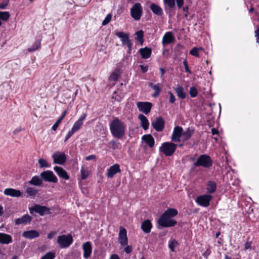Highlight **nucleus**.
Returning a JSON list of instances; mask_svg holds the SVG:
<instances>
[{
    "label": "nucleus",
    "instance_id": "nucleus-1",
    "mask_svg": "<svg viewBox=\"0 0 259 259\" xmlns=\"http://www.w3.org/2000/svg\"><path fill=\"white\" fill-rule=\"evenodd\" d=\"M110 129L112 135L116 138H122L125 133V125L117 118L110 123Z\"/></svg>",
    "mask_w": 259,
    "mask_h": 259
},
{
    "label": "nucleus",
    "instance_id": "nucleus-2",
    "mask_svg": "<svg viewBox=\"0 0 259 259\" xmlns=\"http://www.w3.org/2000/svg\"><path fill=\"white\" fill-rule=\"evenodd\" d=\"M177 145L172 142H164L159 147V151L166 156H171L175 152Z\"/></svg>",
    "mask_w": 259,
    "mask_h": 259
},
{
    "label": "nucleus",
    "instance_id": "nucleus-3",
    "mask_svg": "<svg viewBox=\"0 0 259 259\" xmlns=\"http://www.w3.org/2000/svg\"><path fill=\"white\" fill-rule=\"evenodd\" d=\"M195 166H202L204 168H209L212 165V161L210 157L206 154L201 155L194 164Z\"/></svg>",
    "mask_w": 259,
    "mask_h": 259
},
{
    "label": "nucleus",
    "instance_id": "nucleus-4",
    "mask_svg": "<svg viewBox=\"0 0 259 259\" xmlns=\"http://www.w3.org/2000/svg\"><path fill=\"white\" fill-rule=\"evenodd\" d=\"M73 241V238L71 234L60 235L57 240V243L61 248L69 247Z\"/></svg>",
    "mask_w": 259,
    "mask_h": 259
},
{
    "label": "nucleus",
    "instance_id": "nucleus-5",
    "mask_svg": "<svg viewBox=\"0 0 259 259\" xmlns=\"http://www.w3.org/2000/svg\"><path fill=\"white\" fill-rule=\"evenodd\" d=\"M158 224L162 227H169L174 226L177 224V222L162 214L158 220Z\"/></svg>",
    "mask_w": 259,
    "mask_h": 259
},
{
    "label": "nucleus",
    "instance_id": "nucleus-6",
    "mask_svg": "<svg viewBox=\"0 0 259 259\" xmlns=\"http://www.w3.org/2000/svg\"><path fill=\"white\" fill-rule=\"evenodd\" d=\"M143 12V9L140 3H136L131 9L132 17L136 21L141 19Z\"/></svg>",
    "mask_w": 259,
    "mask_h": 259
},
{
    "label": "nucleus",
    "instance_id": "nucleus-7",
    "mask_svg": "<svg viewBox=\"0 0 259 259\" xmlns=\"http://www.w3.org/2000/svg\"><path fill=\"white\" fill-rule=\"evenodd\" d=\"M40 178L45 182L56 183L58 182V179L52 171L48 170L40 173Z\"/></svg>",
    "mask_w": 259,
    "mask_h": 259
},
{
    "label": "nucleus",
    "instance_id": "nucleus-8",
    "mask_svg": "<svg viewBox=\"0 0 259 259\" xmlns=\"http://www.w3.org/2000/svg\"><path fill=\"white\" fill-rule=\"evenodd\" d=\"M29 210L31 214H33L34 211L41 216L45 214L50 213V209L48 207L39 204L34 205L33 207L29 208Z\"/></svg>",
    "mask_w": 259,
    "mask_h": 259
},
{
    "label": "nucleus",
    "instance_id": "nucleus-9",
    "mask_svg": "<svg viewBox=\"0 0 259 259\" xmlns=\"http://www.w3.org/2000/svg\"><path fill=\"white\" fill-rule=\"evenodd\" d=\"M212 196L209 194L199 196L196 199V202L203 207H207L212 199Z\"/></svg>",
    "mask_w": 259,
    "mask_h": 259
},
{
    "label": "nucleus",
    "instance_id": "nucleus-10",
    "mask_svg": "<svg viewBox=\"0 0 259 259\" xmlns=\"http://www.w3.org/2000/svg\"><path fill=\"white\" fill-rule=\"evenodd\" d=\"M52 158L55 164L63 165L66 161L65 154L59 151L54 152L52 155Z\"/></svg>",
    "mask_w": 259,
    "mask_h": 259
},
{
    "label": "nucleus",
    "instance_id": "nucleus-11",
    "mask_svg": "<svg viewBox=\"0 0 259 259\" xmlns=\"http://www.w3.org/2000/svg\"><path fill=\"white\" fill-rule=\"evenodd\" d=\"M137 106L140 112L148 114L151 110L152 104L148 102H138Z\"/></svg>",
    "mask_w": 259,
    "mask_h": 259
},
{
    "label": "nucleus",
    "instance_id": "nucleus-12",
    "mask_svg": "<svg viewBox=\"0 0 259 259\" xmlns=\"http://www.w3.org/2000/svg\"><path fill=\"white\" fill-rule=\"evenodd\" d=\"M165 122L160 116L157 117L151 122V125L157 132H161L164 128Z\"/></svg>",
    "mask_w": 259,
    "mask_h": 259
},
{
    "label": "nucleus",
    "instance_id": "nucleus-13",
    "mask_svg": "<svg viewBox=\"0 0 259 259\" xmlns=\"http://www.w3.org/2000/svg\"><path fill=\"white\" fill-rule=\"evenodd\" d=\"M183 128L179 126H176L173 131L171 140L173 142H180V138L182 136Z\"/></svg>",
    "mask_w": 259,
    "mask_h": 259
},
{
    "label": "nucleus",
    "instance_id": "nucleus-14",
    "mask_svg": "<svg viewBox=\"0 0 259 259\" xmlns=\"http://www.w3.org/2000/svg\"><path fill=\"white\" fill-rule=\"evenodd\" d=\"M32 221V217L28 214H25L20 218L15 220L14 222L15 225H25L29 223Z\"/></svg>",
    "mask_w": 259,
    "mask_h": 259
},
{
    "label": "nucleus",
    "instance_id": "nucleus-15",
    "mask_svg": "<svg viewBox=\"0 0 259 259\" xmlns=\"http://www.w3.org/2000/svg\"><path fill=\"white\" fill-rule=\"evenodd\" d=\"M119 241L122 246H125L127 244V238L126 236V230L123 228L120 229L119 233Z\"/></svg>",
    "mask_w": 259,
    "mask_h": 259
},
{
    "label": "nucleus",
    "instance_id": "nucleus-16",
    "mask_svg": "<svg viewBox=\"0 0 259 259\" xmlns=\"http://www.w3.org/2000/svg\"><path fill=\"white\" fill-rule=\"evenodd\" d=\"M82 249L83 250V257L88 258L92 253V247L90 242L88 241L82 244Z\"/></svg>",
    "mask_w": 259,
    "mask_h": 259
},
{
    "label": "nucleus",
    "instance_id": "nucleus-17",
    "mask_svg": "<svg viewBox=\"0 0 259 259\" xmlns=\"http://www.w3.org/2000/svg\"><path fill=\"white\" fill-rule=\"evenodd\" d=\"M87 117L85 113L82 114L79 118L74 123L71 130L75 133L78 131L83 124V121Z\"/></svg>",
    "mask_w": 259,
    "mask_h": 259
},
{
    "label": "nucleus",
    "instance_id": "nucleus-18",
    "mask_svg": "<svg viewBox=\"0 0 259 259\" xmlns=\"http://www.w3.org/2000/svg\"><path fill=\"white\" fill-rule=\"evenodd\" d=\"M116 35L120 38L122 46H126L132 41L129 39V35L127 33L123 32H117L116 33Z\"/></svg>",
    "mask_w": 259,
    "mask_h": 259
},
{
    "label": "nucleus",
    "instance_id": "nucleus-19",
    "mask_svg": "<svg viewBox=\"0 0 259 259\" xmlns=\"http://www.w3.org/2000/svg\"><path fill=\"white\" fill-rule=\"evenodd\" d=\"M39 233L34 230L26 231L22 233V236L28 239H32L39 237Z\"/></svg>",
    "mask_w": 259,
    "mask_h": 259
},
{
    "label": "nucleus",
    "instance_id": "nucleus-20",
    "mask_svg": "<svg viewBox=\"0 0 259 259\" xmlns=\"http://www.w3.org/2000/svg\"><path fill=\"white\" fill-rule=\"evenodd\" d=\"M119 172H120V169L119 164H115L108 169L107 176L109 178H112L114 175Z\"/></svg>",
    "mask_w": 259,
    "mask_h": 259
},
{
    "label": "nucleus",
    "instance_id": "nucleus-21",
    "mask_svg": "<svg viewBox=\"0 0 259 259\" xmlns=\"http://www.w3.org/2000/svg\"><path fill=\"white\" fill-rule=\"evenodd\" d=\"M4 193L8 196L12 197H20L21 195V192L19 190L12 188H7L4 190Z\"/></svg>",
    "mask_w": 259,
    "mask_h": 259
},
{
    "label": "nucleus",
    "instance_id": "nucleus-22",
    "mask_svg": "<svg viewBox=\"0 0 259 259\" xmlns=\"http://www.w3.org/2000/svg\"><path fill=\"white\" fill-rule=\"evenodd\" d=\"M54 170L60 177L65 180H68L69 179V177L67 172L62 167L56 166L54 167Z\"/></svg>",
    "mask_w": 259,
    "mask_h": 259
},
{
    "label": "nucleus",
    "instance_id": "nucleus-23",
    "mask_svg": "<svg viewBox=\"0 0 259 259\" xmlns=\"http://www.w3.org/2000/svg\"><path fill=\"white\" fill-rule=\"evenodd\" d=\"M144 141L150 148H152L155 144V141L153 137L150 134L145 135L142 137Z\"/></svg>",
    "mask_w": 259,
    "mask_h": 259
},
{
    "label": "nucleus",
    "instance_id": "nucleus-24",
    "mask_svg": "<svg viewBox=\"0 0 259 259\" xmlns=\"http://www.w3.org/2000/svg\"><path fill=\"white\" fill-rule=\"evenodd\" d=\"M152 224L149 220L144 221L141 224V229L145 233H149L150 232L152 228Z\"/></svg>",
    "mask_w": 259,
    "mask_h": 259
},
{
    "label": "nucleus",
    "instance_id": "nucleus-25",
    "mask_svg": "<svg viewBox=\"0 0 259 259\" xmlns=\"http://www.w3.org/2000/svg\"><path fill=\"white\" fill-rule=\"evenodd\" d=\"M175 40V38L171 32H166L163 36L162 38V44L167 45L171 43Z\"/></svg>",
    "mask_w": 259,
    "mask_h": 259
},
{
    "label": "nucleus",
    "instance_id": "nucleus-26",
    "mask_svg": "<svg viewBox=\"0 0 259 259\" xmlns=\"http://www.w3.org/2000/svg\"><path fill=\"white\" fill-rule=\"evenodd\" d=\"M139 52L143 59H146L151 56L152 53V50L151 49L145 47L144 48H141L139 50Z\"/></svg>",
    "mask_w": 259,
    "mask_h": 259
},
{
    "label": "nucleus",
    "instance_id": "nucleus-27",
    "mask_svg": "<svg viewBox=\"0 0 259 259\" xmlns=\"http://www.w3.org/2000/svg\"><path fill=\"white\" fill-rule=\"evenodd\" d=\"M139 119L141 121V125L144 130H147L149 128V123L147 117L143 114H139Z\"/></svg>",
    "mask_w": 259,
    "mask_h": 259
},
{
    "label": "nucleus",
    "instance_id": "nucleus-28",
    "mask_svg": "<svg viewBox=\"0 0 259 259\" xmlns=\"http://www.w3.org/2000/svg\"><path fill=\"white\" fill-rule=\"evenodd\" d=\"M12 242V237L8 234L0 233V243L8 244Z\"/></svg>",
    "mask_w": 259,
    "mask_h": 259
},
{
    "label": "nucleus",
    "instance_id": "nucleus-29",
    "mask_svg": "<svg viewBox=\"0 0 259 259\" xmlns=\"http://www.w3.org/2000/svg\"><path fill=\"white\" fill-rule=\"evenodd\" d=\"M150 8L153 13L157 15L160 16L163 14L162 9L155 4H151L150 5Z\"/></svg>",
    "mask_w": 259,
    "mask_h": 259
},
{
    "label": "nucleus",
    "instance_id": "nucleus-30",
    "mask_svg": "<svg viewBox=\"0 0 259 259\" xmlns=\"http://www.w3.org/2000/svg\"><path fill=\"white\" fill-rule=\"evenodd\" d=\"M149 85L150 87L153 90L155 91V93L153 94L152 96L153 97H157L161 91L160 84L158 83L156 84H154L151 82L149 83Z\"/></svg>",
    "mask_w": 259,
    "mask_h": 259
},
{
    "label": "nucleus",
    "instance_id": "nucleus-31",
    "mask_svg": "<svg viewBox=\"0 0 259 259\" xmlns=\"http://www.w3.org/2000/svg\"><path fill=\"white\" fill-rule=\"evenodd\" d=\"M174 89L179 97L181 99H185L186 98V95L184 92V89L182 87L179 85Z\"/></svg>",
    "mask_w": 259,
    "mask_h": 259
},
{
    "label": "nucleus",
    "instance_id": "nucleus-32",
    "mask_svg": "<svg viewBox=\"0 0 259 259\" xmlns=\"http://www.w3.org/2000/svg\"><path fill=\"white\" fill-rule=\"evenodd\" d=\"M31 185L34 186H40L42 184V180L38 176H34L29 181Z\"/></svg>",
    "mask_w": 259,
    "mask_h": 259
},
{
    "label": "nucleus",
    "instance_id": "nucleus-33",
    "mask_svg": "<svg viewBox=\"0 0 259 259\" xmlns=\"http://www.w3.org/2000/svg\"><path fill=\"white\" fill-rule=\"evenodd\" d=\"M217 186L214 182L210 181L207 184V191L209 193H212L216 190Z\"/></svg>",
    "mask_w": 259,
    "mask_h": 259
},
{
    "label": "nucleus",
    "instance_id": "nucleus-34",
    "mask_svg": "<svg viewBox=\"0 0 259 259\" xmlns=\"http://www.w3.org/2000/svg\"><path fill=\"white\" fill-rule=\"evenodd\" d=\"M163 214L169 217L170 218L178 214V211L174 208H169L166 210Z\"/></svg>",
    "mask_w": 259,
    "mask_h": 259
},
{
    "label": "nucleus",
    "instance_id": "nucleus-35",
    "mask_svg": "<svg viewBox=\"0 0 259 259\" xmlns=\"http://www.w3.org/2000/svg\"><path fill=\"white\" fill-rule=\"evenodd\" d=\"M193 133V130H192L189 128H187L185 132L184 133H182V136L184 138V140L185 141L189 140L192 136Z\"/></svg>",
    "mask_w": 259,
    "mask_h": 259
},
{
    "label": "nucleus",
    "instance_id": "nucleus-36",
    "mask_svg": "<svg viewBox=\"0 0 259 259\" xmlns=\"http://www.w3.org/2000/svg\"><path fill=\"white\" fill-rule=\"evenodd\" d=\"M38 162L39 164L40 168L50 167L51 166L50 164H49L46 159L42 158H39L38 160Z\"/></svg>",
    "mask_w": 259,
    "mask_h": 259
},
{
    "label": "nucleus",
    "instance_id": "nucleus-37",
    "mask_svg": "<svg viewBox=\"0 0 259 259\" xmlns=\"http://www.w3.org/2000/svg\"><path fill=\"white\" fill-rule=\"evenodd\" d=\"M81 178L82 180L85 179L89 175V171L88 168L84 167H82L80 170Z\"/></svg>",
    "mask_w": 259,
    "mask_h": 259
},
{
    "label": "nucleus",
    "instance_id": "nucleus-38",
    "mask_svg": "<svg viewBox=\"0 0 259 259\" xmlns=\"http://www.w3.org/2000/svg\"><path fill=\"white\" fill-rule=\"evenodd\" d=\"M10 17L9 12H0V19L3 21H7Z\"/></svg>",
    "mask_w": 259,
    "mask_h": 259
},
{
    "label": "nucleus",
    "instance_id": "nucleus-39",
    "mask_svg": "<svg viewBox=\"0 0 259 259\" xmlns=\"http://www.w3.org/2000/svg\"><path fill=\"white\" fill-rule=\"evenodd\" d=\"M136 39L139 41L141 44H143V38L144 36V32L142 30H139L136 33Z\"/></svg>",
    "mask_w": 259,
    "mask_h": 259
},
{
    "label": "nucleus",
    "instance_id": "nucleus-40",
    "mask_svg": "<svg viewBox=\"0 0 259 259\" xmlns=\"http://www.w3.org/2000/svg\"><path fill=\"white\" fill-rule=\"evenodd\" d=\"M40 48V42L38 41L35 43L31 47L28 49L29 52H33Z\"/></svg>",
    "mask_w": 259,
    "mask_h": 259
},
{
    "label": "nucleus",
    "instance_id": "nucleus-41",
    "mask_svg": "<svg viewBox=\"0 0 259 259\" xmlns=\"http://www.w3.org/2000/svg\"><path fill=\"white\" fill-rule=\"evenodd\" d=\"M26 192L30 196H34L37 192V190L35 188L32 187L27 188L26 190Z\"/></svg>",
    "mask_w": 259,
    "mask_h": 259
},
{
    "label": "nucleus",
    "instance_id": "nucleus-42",
    "mask_svg": "<svg viewBox=\"0 0 259 259\" xmlns=\"http://www.w3.org/2000/svg\"><path fill=\"white\" fill-rule=\"evenodd\" d=\"M199 50H201V48H193L190 51V54L192 55V56H194L195 57H199Z\"/></svg>",
    "mask_w": 259,
    "mask_h": 259
},
{
    "label": "nucleus",
    "instance_id": "nucleus-43",
    "mask_svg": "<svg viewBox=\"0 0 259 259\" xmlns=\"http://www.w3.org/2000/svg\"><path fill=\"white\" fill-rule=\"evenodd\" d=\"M189 93H190V96L192 98H194L197 96V95L198 94V92H197V89L195 87H191L190 89Z\"/></svg>",
    "mask_w": 259,
    "mask_h": 259
},
{
    "label": "nucleus",
    "instance_id": "nucleus-44",
    "mask_svg": "<svg viewBox=\"0 0 259 259\" xmlns=\"http://www.w3.org/2000/svg\"><path fill=\"white\" fill-rule=\"evenodd\" d=\"M164 3L172 9L175 6V0H163Z\"/></svg>",
    "mask_w": 259,
    "mask_h": 259
},
{
    "label": "nucleus",
    "instance_id": "nucleus-45",
    "mask_svg": "<svg viewBox=\"0 0 259 259\" xmlns=\"http://www.w3.org/2000/svg\"><path fill=\"white\" fill-rule=\"evenodd\" d=\"M55 257V254L52 252L46 253L44 256H42L40 259H54Z\"/></svg>",
    "mask_w": 259,
    "mask_h": 259
},
{
    "label": "nucleus",
    "instance_id": "nucleus-46",
    "mask_svg": "<svg viewBox=\"0 0 259 259\" xmlns=\"http://www.w3.org/2000/svg\"><path fill=\"white\" fill-rule=\"evenodd\" d=\"M112 18V15L110 14H108L105 19L102 22V25L103 26L106 25L111 21Z\"/></svg>",
    "mask_w": 259,
    "mask_h": 259
},
{
    "label": "nucleus",
    "instance_id": "nucleus-47",
    "mask_svg": "<svg viewBox=\"0 0 259 259\" xmlns=\"http://www.w3.org/2000/svg\"><path fill=\"white\" fill-rule=\"evenodd\" d=\"M178 245V242L175 240H173L168 244L169 248L172 251H175V248Z\"/></svg>",
    "mask_w": 259,
    "mask_h": 259
},
{
    "label": "nucleus",
    "instance_id": "nucleus-48",
    "mask_svg": "<svg viewBox=\"0 0 259 259\" xmlns=\"http://www.w3.org/2000/svg\"><path fill=\"white\" fill-rule=\"evenodd\" d=\"M118 78V75L116 72H113L109 77V79L111 80L115 81L117 80Z\"/></svg>",
    "mask_w": 259,
    "mask_h": 259
},
{
    "label": "nucleus",
    "instance_id": "nucleus-49",
    "mask_svg": "<svg viewBox=\"0 0 259 259\" xmlns=\"http://www.w3.org/2000/svg\"><path fill=\"white\" fill-rule=\"evenodd\" d=\"M183 65L185 67V71L186 72H188L190 74H191L192 73V72L190 70L189 67H188V64H187V60H185L184 61H183Z\"/></svg>",
    "mask_w": 259,
    "mask_h": 259
},
{
    "label": "nucleus",
    "instance_id": "nucleus-50",
    "mask_svg": "<svg viewBox=\"0 0 259 259\" xmlns=\"http://www.w3.org/2000/svg\"><path fill=\"white\" fill-rule=\"evenodd\" d=\"M168 94H169V96H170L169 102L170 103H174L175 102V101H176V98H175V96L170 92H169Z\"/></svg>",
    "mask_w": 259,
    "mask_h": 259
},
{
    "label": "nucleus",
    "instance_id": "nucleus-51",
    "mask_svg": "<svg viewBox=\"0 0 259 259\" xmlns=\"http://www.w3.org/2000/svg\"><path fill=\"white\" fill-rule=\"evenodd\" d=\"M176 1L177 5L178 8L179 9L181 8L184 5V0H176Z\"/></svg>",
    "mask_w": 259,
    "mask_h": 259
},
{
    "label": "nucleus",
    "instance_id": "nucleus-52",
    "mask_svg": "<svg viewBox=\"0 0 259 259\" xmlns=\"http://www.w3.org/2000/svg\"><path fill=\"white\" fill-rule=\"evenodd\" d=\"M140 67L143 73H145L148 71V66L147 65H140Z\"/></svg>",
    "mask_w": 259,
    "mask_h": 259
},
{
    "label": "nucleus",
    "instance_id": "nucleus-53",
    "mask_svg": "<svg viewBox=\"0 0 259 259\" xmlns=\"http://www.w3.org/2000/svg\"><path fill=\"white\" fill-rule=\"evenodd\" d=\"M74 133L75 132L73 131H72V130L70 131H69L67 135H66V138H65L64 141L66 142L74 134Z\"/></svg>",
    "mask_w": 259,
    "mask_h": 259
},
{
    "label": "nucleus",
    "instance_id": "nucleus-54",
    "mask_svg": "<svg viewBox=\"0 0 259 259\" xmlns=\"http://www.w3.org/2000/svg\"><path fill=\"white\" fill-rule=\"evenodd\" d=\"M61 121H60V120H57L56 122L55 123V124L52 126V130L53 131H56L57 128H58L59 125L60 124Z\"/></svg>",
    "mask_w": 259,
    "mask_h": 259
},
{
    "label": "nucleus",
    "instance_id": "nucleus-55",
    "mask_svg": "<svg viewBox=\"0 0 259 259\" xmlns=\"http://www.w3.org/2000/svg\"><path fill=\"white\" fill-rule=\"evenodd\" d=\"M85 160H88V161H89V160H94L96 161V156L95 155H89L88 156H87L85 157Z\"/></svg>",
    "mask_w": 259,
    "mask_h": 259
},
{
    "label": "nucleus",
    "instance_id": "nucleus-56",
    "mask_svg": "<svg viewBox=\"0 0 259 259\" xmlns=\"http://www.w3.org/2000/svg\"><path fill=\"white\" fill-rule=\"evenodd\" d=\"M124 251L126 253H130L132 251V247L131 246H127L124 248Z\"/></svg>",
    "mask_w": 259,
    "mask_h": 259
},
{
    "label": "nucleus",
    "instance_id": "nucleus-57",
    "mask_svg": "<svg viewBox=\"0 0 259 259\" xmlns=\"http://www.w3.org/2000/svg\"><path fill=\"white\" fill-rule=\"evenodd\" d=\"M132 46H133V43H132V41L126 45V46L128 48L127 53L128 54H131Z\"/></svg>",
    "mask_w": 259,
    "mask_h": 259
},
{
    "label": "nucleus",
    "instance_id": "nucleus-58",
    "mask_svg": "<svg viewBox=\"0 0 259 259\" xmlns=\"http://www.w3.org/2000/svg\"><path fill=\"white\" fill-rule=\"evenodd\" d=\"M188 8L187 7H185L183 8V11L185 13L184 16L186 18H187L188 16Z\"/></svg>",
    "mask_w": 259,
    "mask_h": 259
},
{
    "label": "nucleus",
    "instance_id": "nucleus-59",
    "mask_svg": "<svg viewBox=\"0 0 259 259\" xmlns=\"http://www.w3.org/2000/svg\"><path fill=\"white\" fill-rule=\"evenodd\" d=\"M210 253V250L209 249H207L203 253V256H204L206 258H207L208 256Z\"/></svg>",
    "mask_w": 259,
    "mask_h": 259
},
{
    "label": "nucleus",
    "instance_id": "nucleus-60",
    "mask_svg": "<svg viewBox=\"0 0 259 259\" xmlns=\"http://www.w3.org/2000/svg\"><path fill=\"white\" fill-rule=\"evenodd\" d=\"M7 5H8V2L3 3L2 4H0V9H4L6 8V7Z\"/></svg>",
    "mask_w": 259,
    "mask_h": 259
},
{
    "label": "nucleus",
    "instance_id": "nucleus-61",
    "mask_svg": "<svg viewBox=\"0 0 259 259\" xmlns=\"http://www.w3.org/2000/svg\"><path fill=\"white\" fill-rule=\"evenodd\" d=\"M110 259H120L119 256L117 254H112L110 256Z\"/></svg>",
    "mask_w": 259,
    "mask_h": 259
},
{
    "label": "nucleus",
    "instance_id": "nucleus-62",
    "mask_svg": "<svg viewBox=\"0 0 259 259\" xmlns=\"http://www.w3.org/2000/svg\"><path fill=\"white\" fill-rule=\"evenodd\" d=\"M219 133V131L218 130L214 128H212L211 129V134L213 135H216V134H218Z\"/></svg>",
    "mask_w": 259,
    "mask_h": 259
},
{
    "label": "nucleus",
    "instance_id": "nucleus-63",
    "mask_svg": "<svg viewBox=\"0 0 259 259\" xmlns=\"http://www.w3.org/2000/svg\"><path fill=\"white\" fill-rule=\"evenodd\" d=\"M251 248V243L249 242H247L245 244V249H248Z\"/></svg>",
    "mask_w": 259,
    "mask_h": 259
},
{
    "label": "nucleus",
    "instance_id": "nucleus-64",
    "mask_svg": "<svg viewBox=\"0 0 259 259\" xmlns=\"http://www.w3.org/2000/svg\"><path fill=\"white\" fill-rule=\"evenodd\" d=\"M255 33V37L256 38L257 40H259V32L257 31V30H256L254 32Z\"/></svg>",
    "mask_w": 259,
    "mask_h": 259
}]
</instances>
